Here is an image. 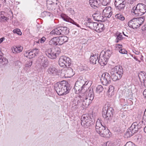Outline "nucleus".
I'll list each match as a JSON object with an SVG mask.
<instances>
[{"mask_svg":"<svg viewBox=\"0 0 146 146\" xmlns=\"http://www.w3.org/2000/svg\"><path fill=\"white\" fill-rule=\"evenodd\" d=\"M68 83L63 81L55 84L54 89L59 95L66 94L70 90V88L68 87Z\"/></svg>","mask_w":146,"mask_h":146,"instance_id":"obj_1","label":"nucleus"},{"mask_svg":"<svg viewBox=\"0 0 146 146\" xmlns=\"http://www.w3.org/2000/svg\"><path fill=\"white\" fill-rule=\"evenodd\" d=\"M105 127L102 125L100 119H97L96 125V132L101 137H108L110 136L109 134L110 131L108 129H106Z\"/></svg>","mask_w":146,"mask_h":146,"instance_id":"obj_2","label":"nucleus"},{"mask_svg":"<svg viewBox=\"0 0 146 146\" xmlns=\"http://www.w3.org/2000/svg\"><path fill=\"white\" fill-rule=\"evenodd\" d=\"M123 68L121 66H117L112 68L110 73L113 80L115 81L120 79L123 74Z\"/></svg>","mask_w":146,"mask_h":146,"instance_id":"obj_3","label":"nucleus"},{"mask_svg":"<svg viewBox=\"0 0 146 146\" xmlns=\"http://www.w3.org/2000/svg\"><path fill=\"white\" fill-rule=\"evenodd\" d=\"M131 12L134 14V15H142L146 12V5L143 3H138L136 7H133Z\"/></svg>","mask_w":146,"mask_h":146,"instance_id":"obj_4","label":"nucleus"},{"mask_svg":"<svg viewBox=\"0 0 146 146\" xmlns=\"http://www.w3.org/2000/svg\"><path fill=\"white\" fill-rule=\"evenodd\" d=\"M60 52V49L57 47L53 48L48 49L45 51L46 55L51 59L56 58Z\"/></svg>","mask_w":146,"mask_h":146,"instance_id":"obj_5","label":"nucleus"},{"mask_svg":"<svg viewBox=\"0 0 146 146\" xmlns=\"http://www.w3.org/2000/svg\"><path fill=\"white\" fill-rule=\"evenodd\" d=\"M113 111L114 110L112 108L110 107L108 105L107 106L106 105L103 109L102 116L107 120L110 119L113 116Z\"/></svg>","mask_w":146,"mask_h":146,"instance_id":"obj_6","label":"nucleus"},{"mask_svg":"<svg viewBox=\"0 0 146 146\" xmlns=\"http://www.w3.org/2000/svg\"><path fill=\"white\" fill-rule=\"evenodd\" d=\"M69 29L66 27H58L53 29L50 32L51 35H66L68 33Z\"/></svg>","mask_w":146,"mask_h":146,"instance_id":"obj_7","label":"nucleus"},{"mask_svg":"<svg viewBox=\"0 0 146 146\" xmlns=\"http://www.w3.org/2000/svg\"><path fill=\"white\" fill-rule=\"evenodd\" d=\"M91 88L90 90L91 91ZM94 98V95L93 92H90L87 96L84 95V93H81L77 94L75 97V100H93Z\"/></svg>","mask_w":146,"mask_h":146,"instance_id":"obj_8","label":"nucleus"},{"mask_svg":"<svg viewBox=\"0 0 146 146\" xmlns=\"http://www.w3.org/2000/svg\"><path fill=\"white\" fill-rule=\"evenodd\" d=\"M59 64L60 66L65 67L70 66L71 60L69 57L65 56H61L59 60Z\"/></svg>","mask_w":146,"mask_h":146,"instance_id":"obj_9","label":"nucleus"},{"mask_svg":"<svg viewBox=\"0 0 146 146\" xmlns=\"http://www.w3.org/2000/svg\"><path fill=\"white\" fill-rule=\"evenodd\" d=\"M91 120V118L88 115L83 114L81 118V124L85 127H89L92 124V121Z\"/></svg>","mask_w":146,"mask_h":146,"instance_id":"obj_10","label":"nucleus"},{"mask_svg":"<svg viewBox=\"0 0 146 146\" xmlns=\"http://www.w3.org/2000/svg\"><path fill=\"white\" fill-rule=\"evenodd\" d=\"M36 62L39 64L42 68H45L49 65V62L47 58L42 55H40L37 59Z\"/></svg>","mask_w":146,"mask_h":146,"instance_id":"obj_11","label":"nucleus"},{"mask_svg":"<svg viewBox=\"0 0 146 146\" xmlns=\"http://www.w3.org/2000/svg\"><path fill=\"white\" fill-rule=\"evenodd\" d=\"M111 77L108 73L105 72L102 74L100 80L102 84L106 86L111 82Z\"/></svg>","mask_w":146,"mask_h":146,"instance_id":"obj_12","label":"nucleus"},{"mask_svg":"<svg viewBox=\"0 0 146 146\" xmlns=\"http://www.w3.org/2000/svg\"><path fill=\"white\" fill-rule=\"evenodd\" d=\"M125 0H115L114 5L117 9L119 11L124 9L125 7Z\"/></svg>","mask_w":146,"mask_h":146,"instance_id":"obj_13","label":"nucleus"},{"mask_svg":"<svg viewBox=\"0 0 146 146\" xmlns=\"http://www.w3.org/2000/svg\"><path fill=\"white\" fill-rule=\"evenodd\" d=\"M46 72L49 75L55 76L57 75L58 70L54 66L51 65L48 68Z\"/></svg>","mask_w":146,"mask_h":146,"instance_id":"obj_14","label":"nucleus"},{"mask_svg":"<svg viewBox=\"0 0 146 146\" xmlns=\"http://www.w3.org/2000/svg\"><path fill=\"white\" fill-rule=\"evenodd\" d=\"M128 26L133 29H137L140 26L138 23L136 18L133 19L130 21L128 23Z\"/></svg>","mask_w":146,"mask_h":146,"instance_id":"obj_15","label":"nucleus"},{"mask_svg":"<svg viewBox=\"0 0 146 146\" xmlns=\"http://www.w3.org/2000/svg\"><path fill=\"white\" fill-rule=\"evenodd\" d=\"M102 53H100L98 62L101 66H104L107 64L108 59L103 55Z\"/></svg>","mask_w":146,"mask_h":146,"instance_id":"obj_16","label":"nucleus"},{"mask_svg":"<svg viewBox=\"0 0 146 146\" xmlns=\"http://www.w3.org/2000/svg\"><path fill=\"white\" fill-rule=\"evenodd\" d=\"M98 54L95 53L94 54L92 53L91 54L90 57V62L91 63L95 64L96 63V61L98 59Z\"/></svg>","mask_w":146,"mask_h":146,"instance_id":"obj_17","label":"nucleus"},{"mask_svg":"<svg viewBox=\"0 0 146 146\" xmlns=\"http://www.w3.org/2000/svg\"><path fill=\"white\" fill-rule=\"evenodd\" d=\"M49 44L52 46L60 45L58 37H53L49 41Z\"/></svg>","mask_w":146,"mask_h":146,"instance_id":"obj_18","label":"nucleus"},{"mask_svg":"<svg viewBox=\"0 0 146 146\" xmlns=\"http://www.w3.org/2000/svg\"><path fill=\"white\" fill-rule=\"evenodd\" d=\"M89 0V4L91 7L94 9H96L99 6L100 3V0Z\"/></svg>","mask_w":146,"mask_h":146,"instance_id":"obj_19","label":"nucleus"},{"mask_svg":"<svg viewBox=\"0 0 146 146\" xmlns=\"http://www.w3.org/2000/svg\"><path fill=\"white\" fill-rule=\"evenodd\" d=\"M104 29V25L103 24L97 23V25L95 28V31L98 32L100 33L103 31Z\"/></svg>","mask_w":146,"mask_h":146,"instance_id":"obj_20","label":"nucleus"},{"mask_svg":"<svg viewBox=\"0 0 146 146\" xmlns=\"http://www.w3.org/2000/svg\"><path fill=\"white\" fill-rule=\"evenodd\" d=\"M129 128L130 130H131L134 133H136L139 129V128L137 126V122H134Z\"/></svg>","mask_w":146,"mask_h":146,"instance_id":"obj_21","label":"nucleus"},{"mask_svg":"<svg viewBox=\"0 0 146 146\" xmlns=\"http://www.w3.org/2000/svg\"><path fill=\"white\" fill-rule=\"evenodd\" d=\"M84 25L90 29L95 30L96 26L97 25V23L93 22L85 23Z\"/></svg>","mask_w":146,"mask_h":146,"instance_id":"obj_22","label":"nucleus"},{"mask_svg":"<svg viewBox=\"0 0 146 146\" xmlns=\"http://www.w3.org/2000/svg\"><path fill=\"white\" fill-rule=\"evenodd\" d=\"M74 75V73L73 72V69L71 68H69L66 70L65 76L67 77H71Z\"/></svg>","mask_w":146,"mask_h":146,"instance_id":"obj_23","label":"nucleus"},{"mask_svg":"<svg viewBox=\"0 0 146 146\" xmlns=\"http://www.w3.org/2000/svg\"><path fill=\"white\" fill-rule=\"evenodd\" d=\"M79 87V86H75L73 88L74 91L75 92L76 94H78L79 93V94H80L84 93L86 92V89H84L83 90H81V88Z\"/></svg>","mask_w":146,"mask_h":146,"instance_id":"obj_24","label":"nucleus"},{"mask_svg":"<svg viewBox=\"0 0 146 146\" xmlns=\"http://www.w3.org/2000/svg\"><path fill=\"white\" fill-rule=\"evenodd\" d=\"M60 45H61L65 42H67L68 40V38L66 36H60L58 37Z\"/></svg>","mask_w":146,"mask_h":146,"instance_id":"obj_25","label":"nucleus"},{"mask_svg":"<svg viewBox=\"0 0 146 146\" xmlns=\"http://www.w3.org/2000/svg\"><path fill=\"white\" fill-rule=\"evenodd\" d=\"M111 50L108 49L107 50L105 51H102L101 53H102L103 55L108 59L110 57L111 54L112 53Z\"/></svg>","mask_w":146,"mask_h":146,"instance_id":"obj_26","label":"nucleus"},{"mask_svg":"<svg viewBox=\"0 0 146 146\" xmlns=\"http://www.w3.org/2000/svg\"><path fill=\"white\" fill-rule=\"evenodd\" d=\"M138 76L140 81L142 82V80H144L146 78V74L145 72L141 71L138 73Z\"/></svg>","mask_w":146,"mask_h":146,"instance_id":"obj_27","label":"nucleus"},{"mask_svg":"<svg viewBox=\"0 0 146 146\" xmlns=\"http://www.w3.org/2000/svg\"><path fill=\"white\" fill-rule=\"evenodd\" d=\"M130 128L127 129V131L126 132L125 134V138H128L132 136L134 134L131 130H130Z\"/></svg>","mask_w":146,"mask_h":146,"instance_id":"obj_28","label":"nucleus"},{"mask_svg":"<svg viewBox=\"0 0 146 146\" xmlns=\"http://www.w3.org/2000/svg\"><path fill=\"white\" fill-rule=\"evenodd\" d=\"M136 18V21H137L138 23L139 24V25L140 26L142 23H143L145 21V18L144 17H142L138 18Z\"/></svg>","mask_w":146,"mask_h":146,"instance_id":"obj_29","label":"nucleus"},{"mask_svg":"<svg viewBox=\"0 0 146 146\" xmlns=\"http://www.w3.org/2000/svg\"><path fill=\"white\" fill-rule=\"evenodd\" d=\"M123 38V36L121 33H119L117 35V37L115 40L116 43H118L119 41L122 40Z\"/></svg>","mask_w":146,"mask_h":146,"instance_id":"obj_30","label":"nucleus"},{"mask_svg":"<svg viewBox=\"0 0 146 146\" xmlns=\"http://www.w3.org/2000/svg\"><path fill=\"white\" fill-rule=\"evenodd\" d=\"M26 54H27V57L29 58L30 59L36 56V54L33 52V51L32 50L31 52H27Z\"/></svg>","mask_w":146,"mask_h":146,"instance_id":"obj_31","label":"nucleus"},{"mask_svg":"<svg viewBox=\"0 0 146 146\" xmlns=\"http://www.w3.org/2000/svg\"><path fill=\"white\" fill-rule=\"evenodd\" d=\"M8 62L7 59L4 58L2 55H0V64L4 63L3 64H6Z\"/></svg>","mask_w":146,"mask_h":146,"instance_id":"obj_32","label":"nucleus"},{"mask_svg":"<svg viewBox=\"0 0 146 146\" xmlns=\"http://www.w3.org/2000/svg\"><path fill=\"white\" fill-rule=\"evenodd\" d=\"M64 20H65L66 21L70 22L73 24L76 25L78 27H80V26L78 24H77L76 22L74 21V20L70 18H67L66 20L64 19Z\"/></svg>","mask_w":146,"mask_h":146,"instance_id":"obj_33","label":"nucleus"},{"mask_svg":"<svg viewBox=\"0 0 146 146\" xmlns=\"http://www.w3.org/2000/svg\"><path fill=\"white\" fill-rule=\"evenodd\" d=\"M76 82H78L79 83V84L80 85V86H82L83 87H84V86H85V84L87 82L84 81V80L83 79H81L80 78H79L78 79L77 81Z\"/></svg>","mask_w":146,"mask_h":146,"instance_id":"obj_34","label":"nucleus"},{"mask_svg":"<svg viewBox=\"0 0 146 146\" xmlns=\"http://www.w3.org/2000/svg\"><path fill=\"white\" fill-rule=\"evenodd\" d=\"M115 18L118 19L121 21H123L125 19L124 17L121 13H118L115 15Z\"/></svg>","mask_w":146,"mask_h":146,"instance_id":"obj_35","label":"nucleus"},{"mask_svg":"<svg viewBox=\"0 0 146 146\" xmlns=\"http://www.w3.org/2000/svg\"><path fill=\"white\" fill-rule=\"evenodd\" d=\"M56 3L52 2L50 4H47V7L48 8H49L50 9L52 10L53 9H55L54 6L56 5Z\"/></svg>","mask_w":146,"mask_h":146,"instance_id":"obj_36","label":"nucleus"},{"mask_svg":"<svg viewBox=\"0 0 146 146\" xmlns=\"http://www.w3.org/2000/svg\"><path fill=\"white\" fill-rule=\"evenodd\" d=\"M114 87L112 86H109V89L108 91V93H111V95H114Z\"/></svg>","mask_w":146,"mask_h":146,"instance_id":"obj_37","label":"nucleus"},{"mask_svg":"<svg viewBox=\"0 0 146 146\" xmlns=\"http://www.w3.org/2000/svg\"><path fill=\"white\" fill-rule=\"evenodd\" d=\"M103 90V88L101 85H98L96 88V91L98 93L102 92Z\"/></svg>","mask_w":146,"mask_h":146,"instance_id":"obj_38","label":"nucleus"},{"mask_svg":"<svg viewBox=\"0 0 146 146\" xmlns=\"http://www.w3.org/2000/svg\"><path fill=\"white\" fill-rule=\"evenodd\" d=\"M16 52V53H19L21 52L23 50V48L21 46H15Z\"/></svg>","mask_w":146,"mask_h":146,"instance_id":"obj_39","label":"nucleus"},{"mask_svg":"<svg viewBox=\"0 0 146 146\" xmlns=\"http://www.w3.org/2000/svg\"><path fill=\"white\" fill-rule=\"evenodd\" d=\"M9 19L8 18L5 17L4 16H1L0 17V22H3L5 21H7V20Z\"/></svg>","mask_w":146,"mask_h":146,"instance_id":"obj_40","label":"nucleus"},{"mask_svg":"<svg viewBox=\"0 0 146 146\" xmlns=\"http://www.w3.org/2000/svg\"><path fill=\"white\" fill-rule=\"evenodd\" d=\"M90 102L88 101H82V104L85 108L88 107L90 104Z\"/></svg>","mask_w":146,"mask_h":146,"instance_id":"obj_41","label":"nucleus"},{"mask_svg":"<svg viewBox=\"0 0 146 146\" xmlns=\"http://www.w3.org/2000/svg\"><path fill=\"white\" fill-rule=\"evenodd\" d=\"M13 32L14 33H17L19 35H21L22 34V33L20 30L18 29H14L13 31Z\"/></svg>","mask_w":146,"mask_h":146,"instance_id":"obj_42","label":"nucleus"},{"mask_svg":"<svg viewBox=\"0 0 146 146\" xmlns=\"http://www.w3.org/2000/svg\"><path fill=\"white\" fill-rule=\"evenodd\" d=\"M111 0H103L102 2V4L104 5H106L109 4Z\"/></svg>","mask_w":146,"mask_h":146,"instance_id":"obj_43","label":"nucleus"},{"mask_svg":"<svg viewBox=\"0 0 146 146\" xmlns=\"http://www.w3.org/2000/svg\"><path fill=\"white\" fill-rule=\"evenodd\" d=\"M143 121H141V122H140L138 123H137V125L139 129H140L142 127H144L145 125L143 124Z\"/></svg>","mask_w":146,"mask_h":146,"instance_id":"obj_44","label":"nucleus"},{"mask_svg":"<svg viewBox=\"0 0 146 146\" xmlns=\"http://www.w3.org/2000/svg\"><path fill=\"white\" fill-rule=\"evenodd\" d=\"M119 52L122 54H125L127 53V51L125 49H122L119 50Z\"/></svg>","mask_w":146,"mask_h":146,"instance_id":"obj_45","label":"nucleus"},{"mask_svg":"<svg viewBox=\"0 0 146 146\" xmlns=\"http://www.w3.org/2000/svg\"><path fill=\"white\" fill-rule=\"evenodd\" d=\"M124 146H136L134 143L131 141L127 142Z\"/></svg>","mask_w":146,"mask_h":146,"instance_id":"obj_46","label":"nucleus"},{"mask_svg":"<svg viewBox=\"0 0 146 146\" xmlns=\"http://www.w3.org/2000/svg\"><path fill=\"white\" fill-rule=\"evenodd\" d=\"M75 86H79V87L81 88V90H84V89H85L84 87H83L82 86H80V85L79 84V83L78 82H76Z\"/></svg>","mask_w":146,"mask_h":146,"instance_id":"obj_47","label":"nucleus"},{"mask_svg":"<svg viewBox=\"0 0 146 146\" xmlns=\"http://www.w3.org/2000/svg\"><path fill=\"white\" fill-rule=\"evenodd\" d=\"M32 64V61L31 60L29 61L25 64V67H26L29 68L31 67Z\"/></svg>","mask_w":146,"mask_h":146,"instance_id":"obj_48","label":"nucleus"},{"mask_svg":"<svg viewBox=\"0 0 146 146\" xmlns=\"http://www.w3.org/2000/svg\"><path fill=\"white\" fill-rule=\"evenodd\" d=\"M32 50L33 51V52H34V54H36V56L37 54H38L39 52V50L37 48H35Z\"/></svg>","mask_w":146,"mask_h":146,"instance_id":"obj_49","label":"nucleus"},{"mask_svg":"<svg viewBox=\"0 0 146 146\" xmlns=\"http://www.w3.org/2000/svg\"><path fill=\"white\" fill-rule=\"evenodd\" d=\"M46 16L50 17L52 15V14L49 12L47 11H44L43 12Z\"/></svg>","mask_w":146,"mask_h":146,"instance_id":"obj_50","label":"nucleus"},{"mask_svg":"<svg viewBox=\"0 0 146 146\" xmlns=\"http://www.w3.org/2000/svg\"><path fill=\"white\" fill-rule=\"evenodd\" d=\"M137 0H127V1L128 3L132 4Z\"/></svg>","mask_w":146,"mask_h":146,"instance_id":"obj_51","label":"nucleus"},{"mask_svg":"<svg viewBox=\"0 0 146 146\" xmlns=\"http://www.w3.org/2000/svg\"><path fill=\"white\" fill-rule=\"evenodd\" d=\"M45 40L46 38L44 37H43L40 39V42L41 43H43L45 41Z\"/></svg>","mask_w":146,"mask_h":146,"instance_id":"obj_52","label":"nucleus"},{"mask_svg":"<svg viewBox=\"0 0 146 146\" xmlns=\"http://www.w3.org/2000/svg\"><path fill=\"white\" fill-rule=\"evenodd\" d=\"M143 119L145 121H146V110H145V111H144V115L143 116Z\"/></svg>","mask_w":146,"mask_h":146,"instance_id":"obj_53","label":"nucleus"},{"mask_svg":"<svg viewBox=\"0 0 146 146\" xmlns=\"http://www.w3.org/2000/svg\"><path fill=\"white\" fill-rule=\"evenodd\" d=\"M16 48L15 46L13 47L12 48H11V50L12 51V52L13 53H16Z\"/></svg>","mask_w":146,"mask_h":146,"instance_id":"obj_54","label":"nucleus"},{"mask_svg":"<svg viewBox=\"0 0 146 146\" xmlns=\"http://www.w3.org/2000/svg\"><path fill=\"white\" fill-rule=\"evenodd\" d=\"M143 82V85L144 86L146 87V78L145 79H144V80H142V82Z\"/></svg>","mask_w":146,"mask_h":146,"instance_id":"obj_55","label":"nucleus"},{"mask_svg":"<svg viewBox=\"0 0 146 146\" xmlns=\"http://www.w3.org/2000/svg\"><path fill=\"white\" fill-rule=\"evenodd\" d=\"M112 14V12L110 11L109 13V15L108 16V17L110 18Z\"/></svg>","mask_w":146,"mask_h":146,"instance_id":"obj_56","label":"nucleus"},{"mask_svg":"<svg viewBox=\"0 0 146 146\" xmlns=\"http://www.w3.org/2000/svg\"><path fill=\"white\" fill-rule=\"evenodd\" d=\"M143 94L145 97V98L146 99V89L143 92Z\"/></svg>","mask_w":146,"mask_h":146,"instance_id":"obj_57","label":"nucleus"},{"mask_svg":"<svg viewBox=\"0 0 146 146\" xmlns=\"http://www.w3.org/2000/svg\"><path fill=\"white\" fill-rule=\"evenodd\" d=\"M5 39L4 37H2L0 39V44Z\"/></svg>","mask_w":146,"mask_h":146,"instance_id":"obj_58","label":"nucleus"},{"mask_svg":"<svg viewBox=\"0 0 146 146\" xmlns=\"http://www.w3.org/2000/svg\"><path fill=\"white\" fill-rule=\"evenodd\" d=\"M114 95H111V93H108V96L109 98H111Z\"/></svg>","mask_w":146,"mask_h":146,"instance_id":"obj_59","label":"nucleus"},{"mask_svg":"<svg viewBox=\"0 0 146 146\" xmlns=\"http://www.w3.org/2000/svg\"><path fill=\"white\" fill-rule=\"evenodd\" d=\"M91 22H92L91 21V19L90 18H88V20H87V22L86 23H90Z\"/></svg>","mask_w":146,"mask_h":146,"instance_id":"obj_60","label":"nucleus"},{"mask_svg":"<svg viewBox=\"0 0 146 146\" xmlns=\"http://www.w3.org/2000/svg\"><path fill=\"white\" fill-rule=\"evenodd\" d=\"M109 8L106 7L104 10H103V12L104 13L105 11H107L108 10Z\"/></svg>","mask_w":146,"mask_h":146,"instance_id":"obj_61","label":"nucleus"},{"mask_svg":"<svg viewBox=\"0 0 146 146\" xmlns=\"http://www.w3.org/2000/svg\"><path fill=\"white\" fill-rule=\"evenodd\" d=\"M115 46L116 47H117L119 46H122V44H117Z\"/></svg>","mask_w":146,"mask_h":146,"instance_id":"obj_62","label":"nucleus"},{"mask_svg":"<svg viewBox=\"0 0 146 146\" xmlns=\"http://www.w3.org/2000/svg\"><path fill=\"white\" fill-rule=\"evenodd\" d=\"M110 143L108 142L106 143L105 144H104L103 146H107V145L109 143Z\"/></svg>","mask_w":146,"mask_h":146,"instance_id":"obj_63","label":"nucleus"},{"mask_svg":"<svg viewBox=\"0 0 146 146\" xmlns=\"http://www.w3.org/2000/svg\"><path fill=\"white\" fill-rule=\"evenodd\" d=\"M120 94H119V98H120V97H122V95H123L121 93Z\"/></svg>","mask_w":146,"mask_h":146,"instance_id":"obj_64","label":"nucleus"}]
</instances>
